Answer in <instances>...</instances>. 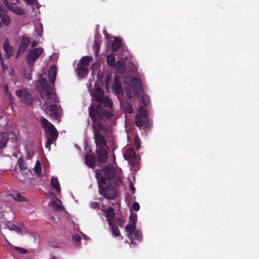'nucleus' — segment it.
Masks as SVG:
<instances>
[{
  "label": "nucleus",
  "instance_id": "obj_44",
  "mask_svg": "<svg viewBox=\"0 0 259 259\" xmlns=\"http://www.w3.org/2000/svg\"><path fill=\"white\" fill-rule=\"evenodd\" d=\"M135 145L137 150L141 148L140 140L138 137L135 138Z\"/></svg>",
  "mask_w": 259,
  "mask_h": 259
},
{
  "label": "nucleus",
  "instance_id": "obj_10",
  "mask_svg": "<svg viewBox=\"0 0 259 259\" xmlns=\"http://www.w3.org/2000/svg\"><path fill=\"white\" fill-rule=\"evenodd\" d=\"M91 95L93 96L95 100L99 103L105 97L104 92L99 85L95 84L94 93L91 92Z\"/></svg>",
  "mask_w": 259,
  "mask_h": 259
},
{
  "label": "nucleus",
  "instance_id": "obj_47",
  "mask_svg": "<svg viewBox=\"0 0 259 259\" xmlns=\"http://www.w3.org/2000/svg\"><path fill=\"white\" fill-rule=\"evenodd\" d=\"M103 177L102 171L101 169H97L95 170V177L96 179H98L99 178Z\"/></svg>",
  "mask_w": 259,
  "mask_h": 259
},
{
  "label": "nucleus",
  "instance_id": "obj_18",
  "mask_svg": "<svg viewBox=\"0 0 259 259\" xmlns=\"http://www.w3.org/2000/svg\"><path fill=\"white\" fill-rule=\"evenodd\" d=\"M124 157L127 160H134L136 159V154L135 150L132 148L127 149L124 154Z\"/></svg>",
  "mask_w": 259,
  "mask_h": 259
},
{
  "label": "nucleus",
  "instance_id": "obj_14",
  "mask_svg": "<svg viewBox=\"0 0 259 259\" xmlns=\"http://www.w3.org/2000/svg\"><path fill=\"white\" fill-rule=\"evenodd\" d=\"M115 211L113 207H109L106 211V217L108 222V225L111 224L112 222H114L113 219L115 218Z\"/></svg>",
  "mask_w": 259,
  "mask_h": 259
},
{
  "label": "nucleus",
  "instance_id": "obj_20",
  "mask_svg": "<svg viewBox=\"0 0 259 259\" xmlns=\"http://www.w3.org/2000/svg\"><path fill=\"white\" fill-rule=\"evenodd\" d=\"M100 101L101 102H99V103H100L99 105L102 106L101 104H102L104 107L109 108L110 109L108 110H111L113 112L112 109V107L113 106V102L110 98L107 97H104ZM103 109L104 110L103 108Z\"/></svg>",
  "mask_w": 259,
  "mask_h": 259
},
{
  "label": "nucleus",
  "instance_id": "obj_17",
  "mask_svg": "<svg viewBox=\"0 0 259 259\" xmlns=\"http://www.w3.org/2000/svg\"><path fill=\"white\" fill-rule=\"evenodd\" d=\"M57 75V68L55 65H52L48 72L49 80L51 83L55 82L56 77Z\"/></svg>",
  "mask_w": 259,
  "mask_h": 259
},
{
  "label": "nucleus",
  "instance_id": "obj_4",
  "mask_svg": "<svg viewBox=\"0 0 259 259\" xmlns=\"http://www.w3.org/2000/svg\"><path fill=\"white\" fill-rule=\"evenodd\" d=\"M99 192L101 195L108 200H113L117 195V190L112 185H108L105 187H100Z\"/></svg>",
  "mask_w": 259,
  "mask_h": 259
},
{
  "label": "nucleus",
  "instance_id": "obj_54",
  "mask_svg": "<svg viewBox=\"0 0 259 259\" xmlns=\"http://www.w3.org/2000/svg\"><path fill=\"white\" fill-rule=\"evenodd\" d=\"M26 4L29 5H31L34 3L35 0H25Z\"/></svg>",
  "mask_w": 259,
  "mask_h": 259
},
{
  "label": "nucleus",
  "instance_id": "obj_50",
  "mask_svg": "<svg viewBox=\"0 0 259 259\" xmlns=\"http://www.w3.org/2000/svg\"><path fill=\"white\" fill-rule=\"evenodd\" d=\"M72 238L76 242H79L81 240L80 236L78 234H74L72 236Z\"/></svg>",
  "mask_w": 259,
  "mask_h": 259
},
{
  "label": "nucleus",
  "instance_id": "obj_46",
  "mask_svg": "<svg viewBox=\"0 0 259 259\" xmlns=\"http://www.w3.org/2000/svg\"><path fill=\"white\" fill-rule=\"evenodd\" d=\"M4 91L6 95L11 96V92L9 91V88L8 84H6L5 85Z\"/></svg>",
  "mask_w": 259,
  "mask_h": 259
},
{
  "label": "nucleus",
  "instance_id": "obj_45",
  "mask_svg": "<svg viewBox=\"0 0 259 259\" xmlns=\"http://www.w3.org/2000/svg\"><path fill=\"white\" fill-rule=\"evenodd\" d=\"M116 221L117 224L120 227H123L125 223V221L121 218H117Z\"/></svg>",
  "mask_w": 259,
  "mask_h": 259
},
{
  "label": "nucleus",
  "instance_id": "obj_13",
  "mask_svg": "<svg viewBox=\"0 0 259 259\" xmlns=\"http://www.w3.org/2000/svg\"><path fill=\"white\" fill-rule=\"evenodd\" d=\"M85 163L91 168H94L95 166L96 161L94 154H85Z\"/></svg>",
  "mask_w": 259,
  "mask_h": 259
},
{
  "label": "nucleus",
  "instance_id": "obj_1",
  "mask_svg": "<svg viewBox=\"0 0 259 259\" xmlns=\"http://www.w3.org/2000/svg\"><path fill=\"white\" fill-rule=\"evenodd\" d=\"M89 115L93 122L92 128L97 148L107 147L104 136L100 133L107 130L104 122L112 117L111 110H103L102 106L91 105L89 107Z\"/></svg>",
  "mask_w": 259,
  "mask_h": 259
},
{
  "label": "nucleus",
  "instance_id": "obj_24",
  "mask_svg": "<svg viewBox=\"0 0 259 259\" xmlns=\"http://www.w3.org/2000/svg\"><path fill=\"white\" fill-rule=\"evenodd\" d=\"M51 183L52 187L56 189L57 192H60L61 188L57 178L55 177H52L51 180Z\"/></svg>",
  "mask_w": 259,
  "mask_h": 259
},
{
  "label": "nucleus",
  "instance_id": "obj_27",
  "mask_svg": "<svg viewBox=\"0 0 259 259\" xmlns=\"http://www.w3.org/2000/svg\"><path fill=\"white\" fill-rule=\"evenodd\" d=\"M92 57L89 56H86L82 57L79 62V64L88 67L90 62L92 61Z\"/></svg>",
  "mask_w": 259,
  "mask_h": 259
},
{
  "label": "nucleus",
  "instance_id": "obj_3",
  "mask_svg": "<svg viewBox=\"0 0 259 259\" xmlns=\"http://www.w3.org/2000/svg\"><path fill=\"white\" fill-rule=\"evenodd\" d=\"M36 87L40 92V95L43 99H51L52 92L50 90V85L46 78L41 77L39 80L36 82Z\"/></svg>",
  "mask_w": 259,
  "mask_h": 259
},
{
  "label": "nucleus",
  "instance_id": "obj_8",
  "mask_svg": "<svg viewBox=\"0 0 259 259\" xmlns=\"http://www.w3.org/2000/svg\"><path fill=\"white\" fill-rule=\"evenodd\" d=\"M47 112L52 117L58 120L60 117V114L57 105L53 104L47 108Z\"/></svg>",
  "mask_w": 259,
  "mask_h": 259
},
{
  "label": "nucleus",
  "instance_id": "obj_34",
  "mask_svg": "<svg viewBox=\"0 0 259 259\" xmlns=\"http://www.w3.org/2000/svg\"><path fill=\"white\" fill-rule=\"evenodd\" d=\"M1 21L3 25L8 26L10 24L11 19L8 15H3L1 17Z\"/></svg>",
  "mask_w": 259,
  "mask_h": 259
},
{
  "label": "nucleus",
  "instance_id": "obj_36",
  "mask_svg": "<svg viewBox=\"0 0 259 259\" xmlns=\"http://www.w3.org/2000/svg\"><path fill=\"white\" fill-rule=\"evenodd\" d=\"M12 248L14 250H15V251H17L18 252H19V253H21V254H24L28 252L27 250L26 249L21 248L20 247L13 246Z\"/></svg>",
  "mask_w": 259,
  "mask_h": 259
},
{
  "label": "nucleus",
  "instance_id": "obj_22",
  "mask_svg": "<svg viewBox=\"0 0 259 259\" xmlns=\"http://www.w3.org/2000/svg\"><path fill=\"white\" fill-rule=\"evenodd\" d=\"M3 48L7 53L8 56L11 57L13 55V48L11 47L8 39H6L3 44Z\"/></svg>",
  "mask_w": 259,
  "mask_h": 259
},
{
  "label": "nucleus",
  "instance_id": "obj_38",
  "mask_svg": "<svg viewBox=\"0 0 259 259\" xmlns=\"http://www.w3.org/2000/svg\"><path fill=\"white\" fill-rule=\"evenodd\" d=\"M41 123L42 125L44 127H48V128H49V127L50 126H51V125H53L46 118H45L44 117H42L41 118Z\"/></svg>",
  "mask_w": 259,
  "mask_h": 259
},
{
  "label": "nucleus",
  "instance_id": "obj_53",
  "mask_svg": "<svg viewBox=\"0 0 259 259\" xmlns=\"http://www.w3.org/2000/svg\"><path fill=\"white\" fill-rule=\"evenodd\" d=\"M130 189L132 192V193L133 194L135 193V188L134 187V185L133 184H131L130 185Z\"/></svg>",
  "mask_w": 259,
  "mask_h": 259
},
{
  "label": "nucleus",
  "instance_id": "obj_25",
  "mask_svg": "<svg viewBox=\"0 0 259 259\" xmlns=\"http://www.w3.org/2000/svg\"><path fill=\"white\" fill-rule=\"evenodd\" d=\"M136 224L132 223V224L127 225L125 226V229L126 231L128 233L127 236L130 238V236H132V233L136 230Z\"/></svg>",
  "mask_w": 259,
  "mask_h": 259
},
{
  "label": "nucleus",
  "instance_id": "obj_39",
  "mask_svg": "<svg viewBox=\"0 0 259 259\" xmlns=\"http://www.w3.org/2000/svg\"><path fill=\"white\" fill-rule=\"evenodd\" d=\"M129 219L132 223L136 224L137 221V214L132 212L129 217Z\"/></svg>",
  "mask_w": 259,
  "mask_h": 259
},
{
  "label": "nucleus",
  "instance_id": "obj_55",
  "mask_svg": "<svg viewBox=\"0 0 259 259\" xmlns=\"http://www.w3.org/2000/svg\"><path fill=\"white\" fill-rule=\"evenodd\" d=\"M9 98H10V102H13L14 101V97L12 95V94L11 93V96H9Z\"/></svg>",
  "mask_w": 259,
  "mask_h": 259
},
{
  "label": "nucleus",
  "instance_id": "obj_9",
  "mask_svg": "<svg viewBox=\"0 0 259 259\" xmlns=\"http://www.w3.org/2000/svg\"><path fill=\"white\" fill-rule=\"evenodd\" d=\"M103 172L105 178L111 181L115 177L116 171L113 167L111 165H105L103 168Z\"/></svg>",
  "mask_w": 259,
  "mask_h": 259
},
{
  "label": "nucleus",
  "instance_id": "obj_11",
  "mask_svg": "<svg viewBox=\"0 0 259 259\" xmlns=\"http://www.w3.org/2000/svg\"><path fill=\"white\" fill-rule=\"evenodd\" d=\"M112 89L113 92L117 95H121L122 92L123 90L120 80L116 76L115 77L114 81L112 83Z\"/></svg>",
  "mask_w": 259,
  "mask_h": 259
},
{
  "label": "nucleus",
  "instance_id": "obj_49",
  "mask_svg": "<svg viewBox=\"0 0 259 259\" xmlns=\"http://www.w3.org/2000/svg\"><path fill=\"white\" fill-rule=\"evenodd\" d=\"M54 139H52L50 138V137H47V141L46 143V147L47 148L50 147V146L53 143V141H54Z\"/></svg>",
  "mask_w": 259,
  "mask_h": 259
},
{
  "label": "nucleus",
  "instance_id": "obj_7",
  "mask_svg": "<svg viewBox=\"0 0 259 259\" xmlns=\"http://www.w3.org/2000/svg\"><path fill=\"white\" fill-rule=\"evenodd\" d=\"M109 148L106 147L98 148L96 149L97 157L100 163H105L108 162V152Z\"/></svg>",
  "mask_w": 259,
  "mask_h": 259
},
{
  "label": "nucleus",
  "instance_id": "obj_19",
  "mask_svg": "<svg viewBox=\"0 0 259 259\" xmlns=\"http://www.w3.org/2000/svg\"><path fill=\"white\" fill-rule=\"evenodd\" d=\"M48 134L47 137L56 140L58 137V132L54 125L50 126L48 129Z\"/></svg>",
  "mask_w": 259,
  "mask_h": 259
},
{
  "label": "nucleus",
  "instance_id": "obj_28",
  "mask_svg": "<svg viewBox=\"0 0 259 259\" xmlns=\"http://www.w3.org/2000/svg\"><path fill=\"white\" fill-rule=\"evenodd\" d=\"M123 109L125 112L131 114L133 112L134 108L132 104L128 102H125L123 105Z\"/></svg>",
  "mask_w": 259,
  "mask_h": 259
},
{
  "label": "nucleus",
  "instance_id": "obj_12",
  "mask_svg": "<svg viewBox=\"0 0 259 259\" xmlns=\"http://www.w3.org/2000/svg\"><path fill=\"white\" fill-rule=\"evenodd\" d=\"M30 40L26 37H23L20 42L18 53L23 54L28 47Z\"/></svg>",
  "mask_w": 259,
  "mask_h": 259
},
{
  "label": "nucleus",
  "instance_id": "obj_56",
  "mask_svg": "<svg viewBox=\"0 0 259 259\" xmlns=\"http://www.w3.org/2000/svg\"><path fill=\"white\" fill-rule=\"evenodd\" d=\"M116 179V185H118L119 183H120L121 182V181H120V179L118 178H117Z\"/></svg>",
  "mask_w": 259,
  "mask_h": 259
},
{
  "label": "nucleus",
  "instance_id": "obj_6",
  "mask_svg": "<svg viewBox=\"0 0 259 259\" xmlns=\"http://www.w3.org/2000/svg\"><path fill=\"white\" fill-rule=\"evenodd\" d=\"M44 53V49L41 47L33 49L27 56V61L28 64H32L39 58Z\"/></svg>",
  "mask_w": 259,
  "mask_h": 259
},
{
  "label": "nucleus",
  "instance_id": "obj_31",
  "mask_svg": "<svg viewBox=\"0 0 259 259\" xmlns=\"http://www.w3.org/2000/svg\"><path fill=\"white\" fill-rule=\"evenodd\" d=\"M7 227L10 230L15 231V232L19 234L22 233V229L15 224H10L7 225Z\"/></svg>",
  "mask_w": 259,
  "mask_h": 259
},
{
  "label": "nucleus",
  "instance_id": "obj_41",
  "mask_svg": "<svg viewBox=\"0 0 259 259\" xmlns=\"http://www.w3.org/2000/svg\"><path fill=\"white\" fill-rule=\"evenodd\" d=\"M34 171L37 174H39L41 172V165L39 161H37L35 164L34 167Z\"/></svg>",
  "mask_w": 259,
  "mask_h": 259
},
{
  "label": "nucleus",
  "instance_id": "obj_48",
  "mask_svg": "<svg viewBox=\"0 0 259 259\" xmlns=\"http://www.w3.org/2000/svg\"><path fill=\"white\" fill-rule=\"evenodd\" d=\"M132 208L135 211H138L140 209V205L139 203L137 202H134L132 205Z\"/></svg>",
  "mask_w": 259,
  "mask_h": 259
},
{
  "label": "nucleus",
  "instance_id": "obj_30",
  "mask_svg": "<svg viewBox=\"0 0 259 259\" xmlns=\"http://www.w3.org/2000/svg\"><path fill=\"white\" fill-rule=\"evenodd\" d=\"M133 238L134 239L140 241L142 238V233L140 231L136 230L132 233V236H130V239Z\"/></svg>",
  "mask_w": 259,
  "mask_h": 259
},
{
  "label": "nucleus",
  "instance_id": "obj_40",
  "mask_svg": "<svg viewBox=\"0 0 259 259\" xmlns=\"http://www.w3.org/2000/svg\"><path fill=\"white\" fill-rule=\"evenodd\" d=\"M100 47V43L97 40H95L94 42V51L96 56L98 55V52Z\"/></svg>",
  "mask_w": 259,
  "mask_h": 259
},
{
  "label": "nucleus",
  "instance_id": "obj_26",
  "mask_svg": "<svg viewBox=\"0 0 259 259\" xmlns=\"http://www.w3.org/2000/svg\"><path fill=\"white\" fill-rule=\"evenodd\" d=\"M78 73L80 76H84L87 75L88 69L87 66L78 65L77 67Z\"/></svg>",
  "mask_w": 259,
  "mask_h": 259
},
{
  "label": "nucleus",
  "instance_id": "obj_29",
  "mask_svg": "<svg viewBox=\"0 0 259 259\" xmlns=\"http://www.w3.org/2000/svg\"><path fill=\"white\" fill-rule=\"evenodd\" d=\"M115 56L113 54H110L108 55L107 57V62L109 66L113 67L115 64Z\"/></svg>",
  "mask_w": 259,
  "mask_h": 259
},
{
  "label": "nucleus",
  "instance_id": "obj_43",
  "mask_svg": "<svg viewBox=\"0 0 259 259\" xmlns=\"http://www.w3.org/2000/svg\"><path fill=\"white\" fill-rule=\"evenodd\" d=\"M15 12L19 15H23L25 13L24 10L20 7H16Z\"/></svg>",
  "mask_w": 259,
  "mask_h": 259
},
{
  "label": "nucleus",
  "instance_id": "obj_58",
  "mask_svg": "<svg viewBox=\"0 0 259 259\" xmlns=\"http://www.w3.org/2000/svg\"><path fill=\"white\" fill-rule=\"evenodd\" d=\"M4 3H5V4H6V3H8V2L7 1V0H5V1H4Z\"/></svg>",
  "mask_w": 259,
  "mask_h": 259
},
{
  "label": "nucleus",
  "instance_id": "obj_23",
  "mask_svg": "<svg viewBox=\"0 0 259 259\" xmlns=\"http://www.w3.org/2000/svg\"><path fill=\"white\" fill-rule=\"evenodd\" d=\"M111 228V231L112 235L115 237H118L120 235V232L118 228L117 227L115 222H112L111 224L109 225Z\"/></svg>",
  "mask_w": 259,
  "mask_h": 259
},
{
  "label": "nucleus",
  "instance_id": "obj_5",
  "mask_svg": "<svg viewBox=\"0 0 259 259\" xmlns=\"http://www.w3.org/2000/svg\"><path fill=\"white\" fill-rule=\"evenodd\" d=\"M16 95L20 98L22 102L28 105H31L33 102L31 94L26 90H19L16 91Z\"/></svg>",
  "mask_w": 259,
  "mask_h": 259
},
{
  "label": "nucleus",
  "instance_id": "obj_35",
  "mask_svg": "<svg viewBox=\"0 0 259 259\" xmlns=\"http://www.w3.org/2000/svg\"><path fill=\"white\" fill-rule=\"evenodd\" d=\"M18 166L21 170H25L26 169V166L25 165V163L22 157H20L18 159Z\"/></svg>",
  "mask_w": 259,
  "mask_h": 259
},
{
  "label": "nucleus",
  "instance_id": "obj_15",
  "mask_svg": "<svg viewBox=\"0 0 259 259\" xmlns=\"http://www.w3.org/2000/svg\"><path fill=\"white\" fill-rule=\"evenodd\" d=\"M130 81L133 85V87L130 85V87H133L134 88V92L138 93V91L141 89L140 80L136 77H133L131 78Z\"/></svg>",
  "mask_w": 259,
  "mask_h": 259
},
{
  "label": "nucleus",
  "instance_id": "obj_37",
  "mask_svg": "<svg viewBox=\"0 0 259 259\" xmlns=\"http://www.w3.org/2000/svg\"><path fill=\"white\" fill-rule=\"evenodd\" d=\"M98 182V185L99 187V190H100V187H104L103 185H104L106 183V179L103 176L97 179Z\"/></svg>",
  "mask_w": 259,
  "mask_h": 259
},
{
  "label": "nucleus",
  "instance_id": "obj_57",
  "mask_svg": "<svg viewBox=\"0 0 259 259\" xmlns=\"http://www.w3.org/2000/svg\"><path fill=\"white\" fill-rule=\"evenodd\" d=\"M51 259H58V258L55 256H53Z\"/></svg>",
  "mask_w": 259,
  "mask_h": 259
},
{
  "label": "nucleus",
  "instance_id": "obj_32",
  "mask_svg": "<svg viewBox=\"0 0 259 259\" xmlns=\"http://www.w3.org/2000/svg\"><path fill=\"white\" fill-rule=\"evenodd\" d=\"M51 205L55 210L61 211L64 209L63 206L58 203L56 200H53L51 202Z\"/></svg>",
  "mask_w": 259,
  "mask_h": 259
},
{
  "label": "nucleus",
  "instance_id": "obj_51",
  "mask_svg": "<svg viewBox=\"0 0 259 259\" xmlns=\"http://www.w3.org/2000/svg\"><path fill=\"white\" fill-rule=\"evenodd\" d=\"M91 206L93 208L96 209L99 208V204L97 202H93L91 204Z\"/></svg>",
  "mask_w": 259,
  "mask_h": 259
},
{
  "label": "nucleus",
  "instance_id": "obj_2",
  "mask_svg": "<svg viewBox=\"0 0 259 259\" xmlns=\"http://www.w3.org/2000/svg\"><path fill=\"white\" fill-rule=\"evenodd\" d=\"M135 124L138 127H143L146 128H150L152 126V122L148 119L147 111L143 107H141L138 113L135 117Z\"/></svg>",
  "mask_w": 259,
  "mask_h": 259
},
{
  "label": "nucleus",
  "instance_id": "obj_16",
  "mask_svg": "<svg viewBox=\"0 0 259 259\" xmlns=\"http://www.w3.org/2000/svg\"><path fill=\"white\" fill-rule=\"evenodd\" d=\"M113 68L118 73L123 74L125 72L126 70V66L124 63L120 60L117 61L115 63Z\"/></svg>",
  "mask_w": 259,
  "mask_h": 259
},
{
  "label": "nucleus",
  "instance_id": "obj_33",
  "mask_svg": "<svg viewBox=\"0 0 259 259\" xmlns=\"http://www.w3.org/2000/svg\"><path fill=\"white\" fill-rule=\"evenodd\" d=\"M131 88L130 87V88H125L124 90V91L122 90V92L121 94H123V96L126 99H131L132 98V93L131 91L130 90V89Z\"/></svg>",
  "mask_w": 259,
  "mask_h": 259
},
{
  "label": "nucleus",
  "instance_id": "obj_52",
  "mask_svg": "<svg viewBox=\"0 0 259 259\" xmlns=\"http://www.w3.org/2000/svg\"><path fill=\"white\" fill-rule=\"evenodd\" d=\"M142 100H143V104L145 105V106H147V104L149 103V99H146L145 100V97H143L142 98Z\"/></svg>",
  "mask_w": 259,
  "mask_h": 259
},
{
  "label": "nucleus",
  "instance_id": "obj_42",
  "mask_svg": "<svg viewBox=\"0 0 259 259\" xmlns=\"http://www.w3.org/2000/svg\"><path fill=\"white\" fill-rule=\"evenodd\" d=\"M13 198L18 201H23L25 200L24 197L21 196L19 193L17 194L16 196H13Z\"/></svg>",
  "mask_w": 259,
  "mask_h": 259
},
{
  "label": "nucleus",
  "instance_id": "obj_21",
  "mask_svg": "<svg viewBox=\"0 0 259 259\" xmlns=\"http://www.w3.org/2000/svg\"><path fill=\"white\" fill-rule=\"evenodd\" d=\"M121 46V40L119 38H115L111 44V51L113 52L117 51Z\"/></svg>",
  "mask_w": 259,
  "mask_h": 259
}]
</instances>
